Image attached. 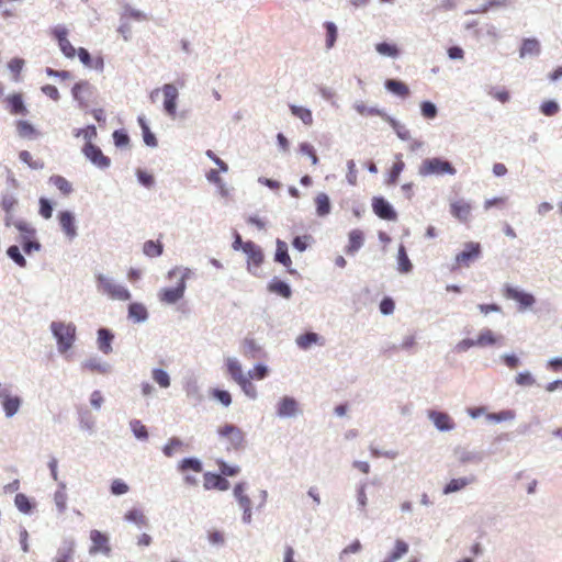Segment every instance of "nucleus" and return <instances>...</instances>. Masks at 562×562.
<instances>
[{"instance_id":"nucleus-1","label":"nucleus","mask_w":562,"mask_h":562,"mask_svg":"<svg viewBox=\"0 0 562 562\" xmlns=\"http://www.w3.org/2000/svg\"><path fill=\"white\" fill-rule=\"evenodd\" d=\"M189 268L176 267L168 272L169 279H177L175 288H165L159 292V299L162 303L173 304L182 299L186 291V282L191 276Z\"/></svg>"},{"instance_id":"nucleus-2","label":"nucleus","mask_w":562,"mask_h":562,"mask_svg":"<svg viewBox=\"0 0 562 562\" xmlns=\"http://www.w3.org/2000/svg\"><path fill=\"white\" fill-rule=\"evenodd\" d=\"M50 329L57 339L58 350L66 352L74 345L76 338V327L71 323L53 322Z\"/></svg>"},{"instance_id":"nucleus-3","label":"nucleus","mask_w":562,"mask_h":562,"mask_svg":"<svg viewBox=\"0 0 562 562\" xmlns=\"http://www.w3.org/2000/svg\"><path fill=\"white\" fill-rule=\"evenodd\" d=\"M481 245L475 241H469L464 244L462 251L456 255L454 262L451 266V271H457L461 268H468L472 262L477 260L481 256Z\"/></svg>"},{"instance_id":"nucleus-4","label":"nucleus","mask_w":562,"mask_h":562,"mask_svg":"<svg viewBox=\"0 0 562 562\" xmlns=\"http://www.w3.org/2000/svg\"><path fill=\"white\" fill-rule=\"evenodd\" d=\"M97 283L99 291L112 300L128 301L131 299V293L125 286L116 284L103 274L97 276Z\"/></svg>"},{"instance_id":"nucleus-5","label":"nucleus","mask_w":562,"mask_h":562,"mask_svg":"<svg viewBox=\"0 0 562 562\" xmlns=\"http://www.w3.org/2000/svg\"><path fill=\"white\" fill-rule=\"evenodd\" d=\"M454 175V167L447 160L440 158H428L425 159L419 167V175Z\"/></svg>"},{"instance_id":"nucleus-6","label":"nucleus","mask_w":562,"mask_h":562,"mask_svg":"<svg viewBox=\"0 0 562 562\" xmlns=\"http://www.w3.org/2000/svg\"><path fill=\"white\" fill-rule=\"evenodd\" d=\"M89 538L91 541V546L89 548V553L91 555L103 554L105 557H110L112 553V548L110 544V538L106 533L92 529L89 533Z\"/></svg>"},{"instance_id":"nucleus-7","label":"nucleus","mask_w":562,"mask_h":562,"mask_svg":"<svg viewBox=\"0 0 562 562\" xmlns=\"http://www.w3.org/2000/svg\"><path fill=\"white\" fill-rule=\"evenodd\" d=\"M50 34L57 41L61 53L67 58H74L76 55V48L71 45L68 40V30L64 25H57L52 29Z\"/></svg>"},{"instance_id":"nucleus-8","label":"nucleus","mask_w":562,"mask_h":562,"mask_svg":"<svg viewBox=\"0 0 562 562\" xmlns=\"http://www.w3.org/2000/svg\"><path fill=\"white\" fill-rule=\"evenodd\" d=\"M217 431L221 439L226 443L227 448H237L241 446L244 436L239 428L233 425H224L220 427Z\"/></svg>"},{"instance_id":"nucleus-9","label":"nucleus","mask_w":562,"mask_h":562,"mask_svg":"<svg viewBox=\"0 0 562 562\" xmlns=\"http://www.w3.org/2000/svg\"><path fill=\"white\" fill-rule=\"evenodd\" d=\"M504 296L509 300H514L519 303L520 308H528L536 302L535 297L530 293H526L510 285H506L503 290Z\"/></svg>"},{"instance_id":"nucleus-10","label":"nucleus","mask_w":562,"mask_h":562,"mask_svg":"<svg viewBox=\"0 0 562 562\" xmlns=\"http://www.w3.org/2000/svg\"><path fill=\"white\" fill-rule=\"evenodd\" d=\"M164 94V109L166 113L175 117L177 113V99H178V89L176 86L171 83H166L161 88Z\"/></svg>"},{"instance_id":"nucleus-11","label":"nucleus","mask_w":562,"mask_h":562,"mask_svg":"<svg viewBox=\"0 0 562 562\" xmlns=\"http://www.w3.org/2000/svg\"><path fill=\"white\" fill-rule=\"evenodd\" d=\"M85 156L95 166L106 168L110 166V158L103 155L101 149L92 143H87L83 147Z\"/></svg>"},{"instance_id":"nucleus-12","label":"nucleus","mask_w":562,"mask_h":562,"mask_svg":"<svg viewBox=\"0 0 562 562\" xmlns=\"http://www.w3.org/2000/svg\"><path fill=\"white\" fill-rule=\"evenodd\" d=\"M372 209L373 212L382 220L394 221L397 217L396 212L383 198H374L372 201Z\"/></svg>"},{"instance_id":"nucleus-13","label":"nucleus","mask_w":562,"mask_h":562,"mask_svg":"<svg viewBox=\"0 0 562 562\" xmlns=\"http://www.w3.org/2000/svg\"><path fill=\"white\" fill-rule=\"evenodd\" d=\"M57 218L64 234L69 239H74L77 236V227L72 213L69 211H60Z\"/></svg>"},{"instance_id":"nucleus-14","label":"nucleus","mask_w":562,"mask_h":562,"mask_svg":"<svg viewBox=\"0 0 562 562\" xmlns=\"http://www.w3.org/2000/svg\"><path fill=\"white\" fill-rule=\"evenodd\" d=\"M203 479V485L206 490L226 491L229 488L228 481L220 474L206 472Z\"/></svg>"},{"instance_id":"nucleus-15","label":"nucleus","mask_w":562,"mask_h":562,"mask_svg":"<svg viewBox=\"0 0 562 562\" xmlns=\"http://www.w3.org/2000/svg\"><path fill=\"white\" fill-rule=\"evenodd\" d=\"M428 416L432 420L435 426L441 431L451 430L454 427V423L446 413L430 411Z\"/></svg>"},{"instance_id":"nucleus-16","label":"nucleus","mask_w":562,"mask_h":562,"mask_svg":"<svg viewBox=\"0 0 562 562\" xmlns=\"http://www.w3.org/2000/svg\"><path fill=\"white\" fill-rule=\"evenodd\" d=\"M76 544L71 539H67L63 542V546L58 549L57 557L54 562H71L75 555Z\"/></svg>"},{"instance_id":"nucleus-17","label":"nucleus","mask_w":562,"mask_h":562,"mask_svg":"<svg viewBox=\"0 0 562 562\" xmlns=\"http://www.w3.org/2000/svg\"><path fill=\"white\" fill-rule=\"evenodd\" d=\"M450 212L458 220L465 222L471 215V205L464 201H456L450 204Z\"/></svg>"},{"instance_id":"nucleus-18","label":"nucleus","mask_w":562,"mask_h":562,"mask_svg":"<svg viewBox=\"0 0 562 562\" xmlns=\"http://www.w3.org/2000/svg\"><path fill=\"white\" fill-rule=\"evenodd\" d=\"M405 168V164L402 159V155L398 154L395 156V161L394 164L392 165L389 173H387V178H386V184L387 186H394L397 183L398 181V178H400V175L402 173V171L404 170Z\"/></svg>"},{"instance_id":"nucleus-19","label":"nucleus","mask_w":562,"mask_h":562,"mask_svg":"<svg viewBox=\"0 0 562 562\" xmlns=\"http://www.w3.org/2000/svg\"><path fill=\"white\" fill-rule=\"evenodd\" d=\"M297 412V403L292 397H283L278 404V414L281 417H290Z\"/></svg>"},{"instance_id":"nucleus-20","label":"nucleus","mask_w":562,"mask_h":562,"mask_svg":"<svg viewBox=\"0 0 562 562\" xmlns=\"http://www.w3.org/2000/svg\"><path fill=\"white\" fill-rule=\"evenodd\" d=\"M113 338L114 336L109 329L100 328L98 330V346L103 353L109 355L112 352L111 344Z\"/></svg>"},{"instance_id":"nucleus-21","label":"nucleus","mask_w":562,"mask_h":562,"mask_svg":"<svg viewBox=\"0 0 562 562\" xmlns=\"http://www.w3.org/2000/svg\"><path fill=\"white\" fill-rule=\"evenodd\" d=\"M384 85L390 92L401 98H407L411 93L408 86L400 80L387 79Z\"/></svg>"},{"instance_id":"nucleus-22","label":"nucleus","mask_w":562,"mask_h":562,"mask_svg":"<svg viewBox=\"0 0 562 562\" xmlns=\"http://www.w3.org/2000/svg\"><path fill=\"white\" fill-rule=\"evenodd\" d=\"M315 206H316V213L318 216H326L330 213L331 205L329 198L326 193L321 192L318 193L315 199Z\"/></svg>"},{"instance_id":"nucleus-23","label":"nucleus","mask_w":562,"mask_h":562,"mask_svg":"<svg viewBox=\"0 0 562 562\" xmlns=\"http://www.w3.org/2000/svg\"><path fill=\"white\" fill-rule=\"evenodd\" d=\"M363 233L360 229H353L349 233V241L346 248L347 254H355L363 245Z\"/></svg>"},{"instance_id":"nucleus-24","label":"nucleus","mask_w":562,"mask_h":562,"mask_svg":"<svg viewBox=\"0 0 562 562\" xmlns=\"http://www.w3.org/2000/svg\"><path fill=\"white\" fill-rule=\"evenodd\" d=\"M227 371L231 374V376L241 385L243 389L246 387V380L243 376L241 366L238 361L228 359Z\"/></svg>"},{"instance_id":"nucleus-25","label":"nucleus","mask_w":562,"mask_h":562,"mask_svg":"<svg viewBox=\"0 0 562 562\" xmlns=\"http://www.w3.org/2000/svg\"><path fill=\"white\" fill-rule=\"evenodd\" d=\"M178 469L183 474H186L189 471H192L198 474L201 473L203 470L201 461L194 458L183 459L179 463Z\"/></svg>"},{"instance_id":"nucleus-26","label":"nucleus","mask_w":562,"mask_h":562,"mask_svg":"<svg viewBox=\"0 0 562 562\" xmlns=\"http://www.w3.org/2000/svg\"><path fill=\"white\" fill-rule=\"evenodd\" d=\"M8 105L10 108V112L12 114H25L26 108L23 103V99L21 94H12L7 98Z\"/></svg>"},{"instance_id":"nucleus-27","label":"nucleus","mask_w":562,"mask_h":562,"mask_svg":"<svg viewBox=\"0 0 562 562\" xmlns=\"http://www.w3.org/2000/svg\"><path fill=\"white\" fill-rule=\"evenodd\" d=\"M540 53V44L536 38H526L524 40L520 47V57H525L528 55H538Z\"/></svg>"},{"instance_id":"nucleus-28","label":"nucleus","mask_w":562,"mask_h":562,"mask_svg":"<svg viewBox=\"0 0 562 562\" xmlns=\"http://www.w3.org/2000/svg\"><path fill=\"white\" fill-rule=\"evenodd\" d=\"M276 261L282 263L286 268H289L292 265V260L288 254V245L285 241H277Z\"/></svg>"},{"instance_id":"nucleus-29","label":"nucleus","mask_w":562,"mask_h":562,"mask_svg":"<svg viewBox=\"0 0 562 562\" xmlns=\"http://www.w3.org/2000/svg\"><path fill=\"white\" fill-rule=\"evenodd\" d=\"M290 111L295 117L300 119L305 125L313 124V115H312L311 110L303 108V106L291 104Z\"/></svg>"},{"instance_id":"nucleus-30","label":"nucleus","mask_w":562,"mask_h":562,"mask_svg":"<svg viewBox=\"0 0 562 562\" xmlns=\"http://www.w3.org/2000/svg\"><path fill=\"white\" fill-rule=\"evenodd\" d=\"M49 182L54 184L63 195H69L72 192L71 183L61 176H52Z\"/></svg>"},{"instance_id":"nucleus-31","label":"nucleus","mask_w":562,"mask_h":562,"mask_svg":"<svg viewBox=\"0 0 562 562\" xmlns=\"http://www.w3.org/2000/svg\"><path fill=\"white\" fill-rule=\"evenodd\" d=\"M82 369L95 373H106L109 366L97 358H91L83 362Z\"/></svg>"},{"instance_id":"nucleus-32","label":"nucleus","mask_w":562,"mask_h":562,"mask_svg":"<svg viewBox=\"0 0 562 562\" xmlns=\"http://www.w3.org/2000/svg\"><path fill=\"white\" fill-rule=\"evenodd\" d=\"M128 316L136 322H143L147 318L146 307L140 303H132L128 306Z\"/></svg>"},{"instance_id":"nucleus-33","label":"nucleus","mask_w":562,"mask_h":562,"mask_svg":"<svg viewBox=\"0 0 562 562\" xmlns=\"http://www.w3.org/2000/svg\"><path fill=\"white\" fill-rule=\"evenodd\" d=\"M138 124L143 132L144 142L146 145L155 147L157 146V139L155 135L150 132L149 126L146 123V120L144 116L138 117Z\"/></svg>"},{"instance_id":"nucleus-34","label":"nucleus","mask_w":562,"mask_h":562,"mask_svg":"<svg viewBox=\"0 0 562 562\" xmlns=\"http://www.w3.org/2000/svg\"><path fill=\"white\" fill-rule=\"evenodd\" d=\"M269 290L284 299H289L291 296V289L289 284L280 280H273L269 284Z\"/></svg>"},{"instance_id":"nucleus-35","label":"nucleus","mask_w":562,"mask_h":562,"mask_svg":"<svg viewBox=\"0 0 562 562\" xmlns=\"http://www.w3.org/2000/svg\"><path fill=\"white\" fill-rule=\"evenodd\" d=\"M124 519L131 522H134L137 526H146L147 519L143 513V510L138 508H133L124 515Z\"/></svg>"},{"instance_id":"nucleus-36","label":"nucleus","mask_w":562,"mask_h":562,"mask_svg":"<svg viewBox=\"0 0 562 562\" xmlns=\"http://www.w3.org/2000/svg\"><path fill=\"white\" fill-rule=\"evenodd\" d=\"M164 246L160 241L147 240L144 244L143 251L148 257H158L162 254Z\"/></svg>"},{"instance_id":"nucleus-37","label":"nucleus","mask_w":562,"mask_h":562,"mask_svg":"<svg viewBox=\"0 0 562 562\" xmlns=\"http://www.w3.org/2000/svg\"><path fill=\"white\" fill-rule=\"evenodd\" d=\"M472 480L465 477L452 479L443 488L445 494H450L464 488Z\"/></svg>"},{"instance_id":"nucleus-38","label":"nucleus","mask_w":562,"mask_h":562,"mask_svg":"<svg viewBox=\"0 0 562 562\" xmlns=\"http://www.w3.org/2000/svg\"><path fill=\"white\" fill-rule=\"evenodd\" d=\"M183 447V442L177 438L172 437L169 439V441L165 445L162 451L166 457H172L175 453L179 452Z\"/></svg>"},{"instance_id":"nucleus-39","label":"nucleus","mask_w":562,"mask_h":562,"mask_svg":"<svg viewBox=\"0 0 562 562\" xmlns=\"http://www.w3.org/2000/svg\"><path fill=\"white\" fill-rule=\"evenodd\" d=\"M18 201L14 196L12 195H4L2 196L1 199V202H0V205L1 207L7 212L8 216L5 218V225L7 226H10L11 225V216H10V213L11 211L14 209V206L16 205Z\"/></svg>"},{"instance_id":"nucleus-40","label":"nucleus","mask_w":562,"mask_h":562,"mask_svg":"<svg viewBox=\"0 0 562 562\" xmlns=\"http://www.w3.org/2000/svg\"><path fill=\"white\" fill-rule=\"evenodd\" d=\"M324 27L326 30V47L329 49L335 45L337 40L338 31L337 26L333 22H325Z\"/></svg>"},{"instance_id":"nucleus-41","label":"nucleus","mask_w":562,"mask_h":562,"mask_svg":"<svg viewBox=\"0 0 562 562\" xmlns=\"http://www.w3.org/2000/svg\"><path fill=\"white\" fill-rule=\"evenodd\" d=\"M14 504L18 509L24 514H29L33 508V504L31 503L30 498L22 493L15 495Z\"/></svg>"},{"instance_id":"nucleus-42","label":"nucleus","mask_w":562,"mask_h":562,"mask_svg":"<svg viewBox=\"0 0 562 562\" xmlns=\"http://www.w3.org/2000/svg\"><path fill=\"white\" fill-rule=\"evenodd\" d=\"M67 493L65 491V485H61L59 490H57L54 494V502L59 513H64L67 508Z\"/></svg>"},{"instance_id":"nucleus-43","label":"nucleus","mask_w":562,"mask_h":562,"mask_svg":"<svg viewBox=\"0 0 562 562\" xmlns=\"http://www.w3.org/2000/svg\"><path fill=\"white\" fill-rule=\"evenodd\" d=\"M24 60L22 58H19V57H15V58H12L9 64H8V67L10 69V71L12 72L13 75V80L14 81H20L21 79V71L24 67Z\"/></svg>"},{"instance_id":"nucleus-44","label":"nucleus","mask_w":562,"mask_h":562,"mask_svg":"<svg viewBox=\"0 0 562 562\" xmlns=\"http://www.w3.org/2000/svg\"><path fill=\"white\" fill-rule=\"evenodd\" d=\"M496 340L497 339L491 329H483L476 339V345L480 347H485L494 345Z\"/></svg>"},{"instance_id":"nucleus-45","label":"nucleus","mask_w":562,"mask_h":562,"mask_svg":"<svg viewBox=\"0 0 562 562\" xmlns=\"http://www.w3.org/2000/svg\"><path fill=\"white\" fill-rule=\"evenodd\" d=\"M153 380L160 386V387H168L170 385V378L168 373L161 369H154L153 370Z\"/></svg>"},{"instance_id":"nucleus-46","label":"nucleus","mask_w":562,"mask_h":562,"mask_svg":"<svg viewBox=\"0 0 562 562\" xmlns=\"http://www.w3.org/2000/svg\"><path fill=\"white\" fill-rule=\"evenodd\" d=\"M317 340H318V335L317 334H315V333H306V334L301 335V336L297 337L296 344L299 345L300 348L307 349L313 344L317 342Z\"/></svg>"},{"instance_id":"nucleus-47","label":"nucleus","mask_w":562,"mask_h":562,"mask_svg":"<svg viewBox=\"0 0 562 562\" xmlns=\"http://www.w3.org/2000/svg\"><path fill=\"white\" fill-rule=\"evenodd\" d=\"M16 130L21 137L31 138L35 136V128L27 121H19L16 123Z\"/></svg>"},{"instance_id":"nucleus-48","label":"nucleus","mask_w":562,"mask_h":562,"mask_svg":"<svg viewBox=\"0 0 562 562\" xmlns=\"http://www.w3.org/2000/svg\"><path fill=\"white\" fill-rule=\"evenodd\" d=\"M412 263L407 257L406 250L404 246H401L398 249V269L402 272H409L412 270Z\"/></svg>"},{"instance_id":"nucleus-49","label":"nucleus","mask_w":562,"mask_h":562,"mask_svg":"<svg viewBox=\"0 0 562 562\" xmlns=\"http://www.w3.org/2000/svg\"><path fill=\"white\" fill-rule=\"evenodd\" d=\"M375 48L379 54L384 56L396 57L398 55V49L393 44L379 43Z\"/></svg>"},{"instance_id":"nucleus-50","label":"nucleus","mask_w":562,"mask_h":562,"mask_svg":"<svg viewBox=\"0 0 562 562\" xmlns=\"http://www.w3.org/2000/svg\"><path fill=\"white\" fill-rule=\"evenodd\" d=\"M355 109L359 114L366 115V116H375V115L382 116L383 115V112L381 110L375 109V108H369L363 102L357 103L355 105Z\"/></svg>"},{"instance_id":"nucleus-51","label":"nucleus","mask_w":562,"mask_h":562,"mask_svg":"<svg viewBox=\"0 0 562 562\" xmlns=\"http://www.w3.org/2000/svg\"><path fill=\"white\" fill-rule=\"evenodd\" d=\"M408 552V544L403 540H396L394 550L391 552L390 557L392 560H398L403 555Z\"/></svg>"},{"instance_id":"nucleus-52","label":"nucleus","mask_w":562,"mask_h":562,"mask_svg":"<svg viewBox=\"0 0 562 562\" xmlns=\"http://www.w3.org/2000/svg\"><path fill=\"white\" fill-rule=\"evenodd\" d=\"M8 256L20 267L26 266V260L20 252V249L18 246H10L7 250Z\"/></svg>"},{"instance_id":"nucleus-53","label":"nucleus","mask_w":562,"mask_h":562,"mask_svg":"<svg viewBox=\"0 0 562 562\" xmlns=\"http://www.w3.org/2000/svg\"><path fill=\"white\" fill-rule=\"evenodd\" d=\"M38 203H40V215L45 220H49L53 215V206H52L50 202L45 198H41Z\"/></svg>"},{"instance_id":"nucleus-54","label":"nucleus","mask_w":562,"mask_h":562,"mask_svg":"<svg viewBox=\"0 0 562 562\" xmlns=\"http://www.w3.org/2000/svg\"><path fill=\"white\" fill-rule=\"evenodd\" d=\"M131 428L137 438H139V439L148 438L147 428L142 424L140 420H132Z\"/></svg>"},{"instance_id":"nucleus-55","label":"nucleus","mask_w":562,"mask_h":562,"mask_svg":"<svg viewBox=\"0 0 562 562\" xmlns=\"http://www.w3.org/2000/svg\"><path fill=\"white\" fill-rule=\"evenodd\" d=\"M212 397L220 401L223 405L228 406L232 402L231 394L227 391L213 389L211 391Z\"/></svg>"},{"instance_id":"nucleus-56","label":"nucleus","mask_w":562,"mask_h":562,"mask_svg":"<svg viewBox=\"0 0 562 562\" xmlns=\"http://www.w3.org/2000/svg\"><path fill=\"white\" fill-rule=\"evenodd\" d=\"M90 85L88 81L77 82L72 88V95L76 100L81 101L83 99V92H88Z\"/></svg>"},{"instance_id":"nucleus-57","label":"nucleus","mask_w":562,"mask_h":562,"mask_svg":"<svg viewBox=\"0 0 562 562\" xmlns=\"http://www.w3.org/2000/svg\"><path fill=\"white\" fill-rule=\"evenodd\" d=\"M248 259L252 260L255 263H260L263 259V255L260 249H258L255 244L248 241Z\"/></svg>"},{"instance_id":"nucleus-58","label":"nucleus","mask_w":562,"mask_h":562,"mask_svg":"<svg viewBox=\"0 0 562 562\" xmlns=\"http://www.w3.org/2000/svg\"><path fill=\"white\" fill-rule=\"evenodd\" d=\"M300 151L304 155H307L311 160H312V164L313 165H317L318 164V157L313 148V146L308 143H302L300 145Z\"/></svg>"},{"instance_id":"nucleus-59","label":"nucleus","mask_w":562,"mask_h":562,"mask_svg":"<svg viewBox=\"0 0 562 562\" xmlns=\"http://www.w3.org/2000/svg\"><path fill=\"white\" fill-rule=\"evenodd\" d=\"M420 109H422V114L426 119H434L437 115V109H436L435 104H432L429 101H424L420 105Z\"/></svg>"},{"instance_id":"nucleus-60","label":"nucleus","mask_w":562,"mask_h":562,"mask_svg":"<svg viewBox=\"0 0 562 562\" xmlns=\"http://www.w3.org/2000/svg\"><path fill=\"white\" fill-rule=\"evenodd\" d=\"M128 485L124 483L122 480H114L111 484V492L114 495H122L128 492Z\"/></svg>"},{"instance_id":"nucleus-61","label":"nucleus","mask_w":562,"mask_h":562,"mask_svg":"<svg viewBox=\"0 0 562 562\" xmlns=\"http://www.w3.org/2000/svg\"><path fill=\"white\" fill-rule=\"evenodd\" d=\"M559 111V105L554 101H546L541 104V112L547 116H552Z\"/></svg>"},{"instance_id":"nucleus-62","label":"nucleus","mask_w":562,"mask_h":562,"mask_svg":"<svg viewBox=\"0 0 562 562\" xmlns=\"http://www.w3.org/2000/svg\"><path fill=\"white\" fill-rule=\"evenodd\" d=\"M516 383L521 386H530L535 383V379L529 372H520L516 375Z\"/></svg>"},{"instance_id":"nucleus-63","label":"nucleus","mask_w":562,"mask_h":562,"mask_svg":"<svg viewBox=\"0 0 562 562\" xmlns=\"http://www.w3.org/2000/svg\"><path fill=\"white\" fill-rule=\"evenodd\" d=\"M114 144L119 147L127 146L130 143L128 135L123 131H115L113 133Z\"/></svg>"},{"instance_id":"nucleus-64","label":"nucleus","mask_w":562,"mask_h":562,"mask_svg":"<svg viewBox=\"0 0 562 562\" xmlns=\"http://www.w3.org/2000/svg\"><path fill=\"white\" fill-rule=\"evenodd\" d=\"M347 167H348V172H347V181L349 182V184L351 186H356L357 184V168H356V164L353 160H349L347 162Z\"/></svg>"}]
</instances>
